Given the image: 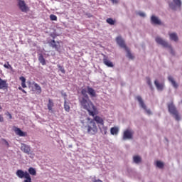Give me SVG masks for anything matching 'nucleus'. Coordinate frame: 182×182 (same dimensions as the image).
Here are the masks:
<instances>
[{
	"label": "nucleus",
	"mask_w": 182,
	"mask_h": 182,
	"mask_svg": "<svg viewBox=\"0 0 182 182\" xmlns=\"http://www.w3.org/2000/svg\"><path fill=\"white\" fill-rule=\"evenodd\" d=\"M87 93L90 97H96L97 96L95 89L92 88L90 86H87L86 88L81 89V95L82 97H80L78 101L81 107L84 109V110H87L90 116L95 117V116L97 114V108H96L93 102L90 101Z\"/></svg>",
	"instance_id": "obj_1"
},
{
	"label": "nucleus",
	"mask_w": 182,
	"mask_h": 182,
	"mask_svg": "<svg viewBox=\"0 0 182 182\" xmlns=\"http://www.w3.org/2000/svg\"><path fill=\"white\" fill-rule=\"evenodd\" d=\"M18 178H25L23 182H32V178L31 176H36V169L33 167H30L28 171H23V170L18 169L16 173Z\"/></svg>",
	"instance_id": "obj_2"
},
{
	"label": "nucleus",
	"mask_w": 182,
	"mask_h": 182,
	"mask_svg": "<svg viewBox=\"0 0 182 182\" xmlns=\"http://www.w3.org/2000/svg\"><path fill=\"white\" fill-rule=\"evenodd\" d=\"M87 125L85 126V129H87V132L88 134L94 135L97 133V125H96V122L94 120H91L90 118L87 117Z\"/></svg>",
	"instance_id": "obj_3"
},
{
	"label": "nucleus",
	"mask_w": 182,
	"mask_h": 182,
	"mask_svg": "<svg viewBox=\"0 0 182 182\" xmlns=\"http://www.w3.org/2000/svg\"><path fill=\"white\" fill-rule=\"evenodd\" d=\"M116 41L119 46H120V48H122V49H124V50H126L127 57L129 58V59H134V56L130 52V49H129V48H127V46H126L124 40H123L122 37H117Z\"/></svg>",
	"instance_id": "obj_4"
},
{
	"label": "nucleus",
	"mask_w": 182,
	"mask_h": 182,
	"mask_svg": "<svg viewBox=\"0 0 182 182\" xmlns=\"http://www.w3.org/2000/svg\"><path fill=\"white\" fill-rule=\"evenodd\" d=\"M155 41L156 43H159V45H161L162 46H164V48H168L171 50V55H174V50H173L171 45H169L168 43L163 40V38L160 37H156L155 38Z\"/></svg>",
	"instance_id": "obj_5"
},
{
	"label": "nucleus",
	"mask_w": 182,
	"mask_h": 182,
	"mask_svg": "<svg viewBox=\"0 0 182 182\" xmlns=\"http://www.w3.org/2000/svg\"><path fill=\"white\" fill-rule=\"evenodd\" d=\"M168 109L169 113H171V114H173L176 120L178 122V120H180V115H178V111H177V108H176L174 105L173 103L169 104L168 105Z\"/></svg>",
	"instance_id": "obj_6"
},
{
	"label": "nucleus",
	"mask_w": 182,
	"mask_h": 182,
	"mask_svg": "<svg viewBox=\"0 0 182 182\" xmlns=\"http://www.w3.org/2000/svg\"><path fill=\"white\" fill-rule=\"evenodd\" d=\"M50 36L53 38V40L48 41V43L51 48H53V49H55V50L59 51L60 49V43L59 41H55L56 36L51 34Z\"/></svg>",
	"instance_id": "obj_7"
},
{
	"label": "nucleus",
	"mask_w": 182,
	"mask_h": 182,
	"mask_svg": "<svg viewBox=\"0 0 182 182\" xmlns=\"http://www.w3.org/2000/svg\"><path fill=\"white\" fill-rule=\"evenodd\" d=\"M31 85H33V86H29V87H31L32 92H35L36 95H41V93H42V87L41 85H39L35 81H33Z\"/></svg>",
	"instance_id": "obj_8"
},
{
	"label": "nucleus",
	"mask_w": 182,
	"mask_h": 182,
	"mask_svg": "<svg viewBox=\"0 0 182 182\" xmlns=\"http://www.w3.org/2000/svg\"><path fill=\"white\" fill-rule=\"evenodd\" d=\"M18 5L21 12H28V11H29V7L26 6V3H25V1L18 0Z\"/></svg>",
	"instance_id": "obj_9"
},
{
	"label": "nucleus",
	"mask_w": 182,
	"mask_h": 182,
	"mask_svg": "<svg viewBox=\"0 0 182 182\" xmlns=\"http://www.w3.org/2000/svg\"><path fill=\"white\" fill-rule=\"evenodd\" d=\"M136 99L139 103V106H141V107H142V109H144V110H145L148 114H151V111H150V109H147V107L146 106V104H144L141 97L137 96Z\"/></svg>",
	"instance_id": "obj_10"
},
{
	"label": "nucleus",
	"mask_w": 182,
	"mask_h": 182,
	"mask_svg": "<svg viewBox=\"0 0 182 182\" xmlns=\"http://www.w3.org/2000/svg\"><path fill=\"white\" fill-rule=\"evenodd\" d=\"M133 139V132L129 129H127L124 132L123 139L124 140H130Z\"/></svg>",
	"instance_id": "obj_11"
},
{
	"label": "nucleus",
	"mask_w": 182,
	"mask_h": 182,
	"mask_svg": "<svg viewBox=\"0 0 182 182\" xmlns=\"http://www.w3.org/2000/svg\"><path fill=\"white\" fill-rule=\"evenodd\" d=\"M93 120L95 122L97 123V124H100L101 126H103L105 124V121L103 120V118L100 117V116H95L94 117Z\"/></svg>",
	"instance_id": "obj_12"
},
{
	"label": "nucleus",
	"mask_w": 182,
	"mask_h": 182,
	"mask_svg": "<svg viewBox=\"0 0 182 182\" xmlns=\"http://www.w3.org/2000/svg\"><path fill=\"white\" fill-rule=\"evenodd\" d=\"M21 150L23 151V153H26V154L31 153V147L25 144H21Z\"/></svg>",
	"instance_id": "obj_13"
},
{
	"label": "nucleus",
	"mask_w": 182,
	"mask_h": 182,
	"mask_svg": "<svg viewBox=\"0 0 182 182\" xmlns=\"http://www.w3.org/2000/svg\"><path fill=\"white\" fill-rule=\"evenodd\" d=\"M14 132L17 136H20V137H25L26 136V132H23L22 130H21L19 128L16 127L14 129Z\"/></svg>",
	"instance_id": "obj_14"
},
{
	"label": "nucleus",
	"mask_w": 182,
	"mask_h": 182,
	"mask_svg": "<svg viewBox=\"0 0 182 182\" xmlns=\"http://www.w3.org/2000/svg\"><path fill=\"white\" fill-rule=\"evenodd\" d=\"M103 63L104 65H106V66H108V68H113V63L109 60V59H107V57H106V55L104 56Z\"/></svg>",
	"instance_id": "obj_15"
},
{
	"label": "nucleus",
	"mask_w": 182,
	"mask_h": 182,
	"mask_svg": "<svg viewBox=\"0 0 182 182\" xmlns=\"http://www.w3.org/2000/svg\"><path fill=\"white\" fill-rule=\"evenodd\" d=\"M0 89L5 90V89H8V83H6V80H2L0 77Z\"/></svg>",
	"instance_id": "obj_16"
},
{
	"label": "nucleus",
	"mask_w": 182,
	"mask_h": 182,
	"mask_svg": "<svg viewBox=\"0 0 182 182\" xmlns=\"http://www.w3.org/2000/svg\"><path fill=\"white\" fill-rule=\"evenodd\" d=\"M151 21L154 25H161V21L155 16H151Z\"/></svg>",
	"instance_id": "obj_17"
},
{
	"label": "nucleus",
	"mask_w": 182,
	"mask_h": 182,
	"mask_svg": "<svg viewBox=\"0 0 182 182\" xmlns=\"http://www.w3.org/2000/svg\"><path fill=\"white\" fill-rule=\"evenodd\" d=\"M154 85L158 90H163V89H164V84L159 83L157 80H155Z\"/></svg>",
	"instance_id": "obj_18"
},
{
	"label": "nucleus",
	"mask_w": 182,
	"mask_h": 182,
	"mask_svg": "<svg viewBox=\"0 0 182 182\" xmlns=\"http://www.w3.org/2000/svg\"><path fill=\"white\" fill-rule=\"evenodd\" d=\"M53 106H55V104H53V100L49 99L48 100V103L47 105V107L49 110V112H53Z\"/></svg>",
	"instance_id": "obj_19"
},
{
	"label": "nucleus",
	"mask_w": 182,
	"mask_h": 182,
	"mask_svg": "<svg viewBox=\"0 0 182 182\" xmlns=\"http://www.w3.org/2000/svg\"><path fill=\"white\" fill-rule=\"evenodd\" d=\"M169 38L171 41H174V42H177V41H178V36H177V33H169Z\"/></svg>",
	"instance_id": "obj_20"
},
{
	"label": "nucleus",
	"mask_w": 182,
	"mask_h": 182,
	"mask_svg": "<svg viewBox=\"0 0 182 182\" xmlns=\"http://www.w3.org/2000/svg\"><path fill=\"white\" fill-rule=\"evenodd\" d=\"M168 79L169 82H171V83L172 84V85L173 86V87L175 89H177V87H178V84H177V82H176V81L174 80L173 77L168 76Z\"/></svg>",
	"instance_id": "obj_21"
},
{
	"label": "nucleus",
	"mask_w": 182,
	"mask_h": 182,
	"mask_svg": "<svg viewBox=\"0 0 182 182\" xmlns=\"http://www.w3.org/2000/svg\"><path fill=\"white\" fill-rule=\"evenodd\" d=\"M19 80L21 82V87L23 89L26 88V78H25L23 76H21L19 77Z\"/></svg>",
	"instance_id": "obj_22"
},
{
	"label": "nucleus",
	"mask_w": 182,
	"mask_h": 182,
	"mask_svg": "<svg viewBox=\"0 0 182 182\" xmlns=\"http://www.w3.org/2000/svg\"><path fill=\"white\" fill-rule=\"evenodd\" d=\"M38 60H39L40 63H41V65H43V66H45V65H46V60H45V58H43V55L39 54Z\"/></svg>",
	"instance_id": "obj_23"
},
{
	"label": "nucleus",
	"mask_w": 182,
	"mask_h": 182,
	"mask_svg": "<svg viewBox=\"0 0 182 182\" xmlns=\"http://www.w3.org/2000/svg\"><path fill=\"white\" fill-rule=\"evenodd\" d=\"M64 109L65 112H68V113L69 112H70V105H69V102H68V101L64 102Z\"/></svg>",
	"instance_id": "obj_24"
},
{
	"label": "nucleus",
	"mask_w": 182,
	"mask_h": 182,
	"mask_svg": "<svg viewBox=\"0 0 182 182\" xmlns=\"http://www.w3.org/2000/svg\"><path fill=\"white\" fill-rule=\"evenodd\" d=\"M134 162L136 163V164H139V163H141V158L139 156H135L133 157Z\"/></svg>",
	"instance_id": "obj_25"
},
{
	"label": "nucleus",
	"mask_w": 182,
	"mask_h": 182,
	"mask_svg": "<svg viewBox=\"0 0 182 182\" xmlns=\"http://www.w3.org/2000/svg\"><path fill=\"white\" fill-rule=\"evenodd\" d=\"M156 167H158V168H163V167H164V164L160 161H157Z\"/></svg>",
	"instance_id": "obj_26"
},
{
	"label": "nucleus",
	"mask_w": 182,
	"mask_h": 182,
	"mask_svg": "<svg viewBox=\"0 0 182 182\" xmlns=\"http://www.w3.org/2000/svg\"><path fill=\"white\" fill-rule=\"evenodd\" d=\"M107 23H109V25H114V21L112 18H107Z\"/></svg>",
	"instance_id": "obj_27"
},
{
	"label": "nucleus",
	"mask_w": 182,
	"mask_h": 182,
	"mask_svg": "<svg viewBox=\"0 0 182 182\" xmlns=\"http://www.w3.org/2000/svg\"><path fill=\"white\" fill-rule=\"evenodd\" d=\"M57 67L58 68V69L60 72H62L64 74L66 73L65 68L63 67H62L60 65H58Z\"/></svg>",
	"instance_id": "obj_28"
},
{
	"label": "nucleus",
	"mask_w": 182,
	"mask_h": 182,
	"mask_svg": "<svg viewBox=\"0 0 182 182\" xmlns=\"http://www.w3.org/2000/svg\"><path fill=\"white\" fill-rule=\"evenodd\" d=\"M50 21H58V16H56L55 14H51L50 16Z\"/></svg>",
	"instance_id": "obj_29"
},
{
	"label": "nucleus",
	"mask_w": 182,
	"mask_h": 182,
	"mask_svg": "<svg viewBox=\"0 0 182 182\" xmlns=\"http://www.w3.org/2000/svg\"><path fill=\"white\" fill-rule=\"evenodd\" d=\"M4 68L6 69H12V65L9 64V62H7L6 64L4 65Z\"/></svg>",
	"instance_id": "obj_30"
},
{
	"label": "nucleus",
	"mask_w": 182,
	"mask_h": 182,
	"mask_svg": "<svg viewBox=\"0 0 182 182\" xmlns=\"http://www.w3.org/2000/svg\"><path fill=\"white\" fill-rule=\"evenodd\" d=\"M174 4L177 5V6H181V0H173Z\"/></svg>",
	"instance_id": "obj_31"
},
{
	"label": "nucleus",
	"mask_w": 182,
	"mask_h": 182,
	"mask_svg": "<svg viewBox=\"0 0 182 182\" xmlns=\"http://www.w3.org/2000/svg\"><path fill=\"white\" fill-rule=\"evenodd\" d=\"M146 83L150 86V87H151V80H150V77H146Z\"/></svg>",
	"instance_id": "obj_32"
},
{
	"label": "nucleus",
	"mask_w": 182,
	"mask_h": 182,
	"mask_svg": "<svg viewBox=\"0 0 182 182\" xmlns=\"http://www.w3.org/2000/svg\"><path fill=\"white\" fill-rule=\"evenodd\" d=\"M5 115H6V116H8V117H9L10 119H12V114H11L9 112H6L5 113Z\"/></svg>",
	"instance_id": "obj_33"
},
{
	"label": "nucleus",
	"mask_w": 182,
	"mask_h": 182,
	"mask_svg": "<svg viewBox=\"0 0 182 182\" xmlns=\"http://www.w3.org/2000/svg\"><path fill=\"white\" fill-rule=\"evenodd\" d=\"M139 16H141L142 18H144V16H146V14H144V12H139Z\"/></svg>",
	"instance_id": "obj_34"
},
{
	"label": "nucleus",
	"mask_w": 182,
	"mask_h": 182,
	"mask_svg": "<svg viewBox=\"0 0 182 182\" xmlns=\"http://www.w3.org/2000/svg\"><path fill=\"white\" fill-rule=\"evenodd\" d=\"M117 133H119V128H117V127H114V134H117Z\"/></svg>",
	"instance_id": "obj_35"
},
{
	"label": "nucleus",
	"mask_w": 182,
	"mask_h": 182,
	"mask_svg": "<svg viewBox=\"0 0 182 182\" xmlns=\"http://www.w3.org/2000/svg\"><path fill=\"white\" fill-rule=\"evenodd\" d=\"M111 134L114 135V127L111 128Z\"/></svg>",
	"instance_id": "obj_36"
},
{
	"label": "nucleus",
	"mask_w": 182,
	"mask_h": 182,
	"mask_svg": "<svg viewBox=\"0 0 182 182\" xmlns=\"http://www.w3.org/2000/svg\"><path fill=\"white\" fill-rule=\"evenodd\" d=\"M0 122L1 123L4 122V117H2L1 114H0Z\"/></svg>",
	"instance_id": "obj_37"
},
{
	"label": "nucleus",
	"mask_w": 182,
	"mask_h": 182,
	"mask_svg": "<svg viewBox=\"0 0 182 182\" xmlns=\"http://www.w3.org/2000/svg\"><path fill=\"white\" fill-rule=\"evenodd\" d=\"M5 144L7 146V147H9V143H8L6 141H5Z\"/></svg>",
	"instance_id": "obj_38"
},
{
	"label": "nucleus",
	"mask_w": 182,
	"mask_h": 182,
	"mask_svg": "<svg viewBox=\"0 0 182 182\" xmlns=\"http://www.w3.org/2000/svg\"><path fill=\"white\" fill-rule=\"evenodd\" d=\"M21 92H23V93H25V94H26V91H25V90H21Z\"/></svg>",
	"instance_id": "obj_39"
},
{
	"label": "nucleus",
	"mask_w": 182,
	"mask_h": 182,
	"mask_svg": "<svg viewBox=\"0 0 182 182\" xmlns=\"http://www.w3.org/2000/svg\"><path fill=\"white\" fill-rule=\"evenodd\" d=\"M23 88L21 87H18V90L22 91Z\"/></svg>",
	"instance_id": "obj_40"
},
{
	"label": "nucleus",
	"mask_w": 182,
	"mask_h": 182,
	"mask_svg": "<svg viewBox=\"0 0 182 182\" xmlns=\"http://www.w3.org/2000/svg\"><path fill=\"white\" fill-rule=\"evenodd\" d=\"M88 18H92V15L88 16Z\"/></svg>",
	"instance_id": "obj_41"
},
{
	"label": "nucleus",
	"mask_w": 182,
	"mask_h": 182,
	"mask_svg": "<svg viewBox=\"0 0 182 182\" xmlns=\"http://www.w3.org/2000/svg\"><path fill=\"white\" fill-rule=\"evenodd\" d=\"M31 82H28V85H31Z\"/></svg>",
	"instance_id": "obj_42"
},
{
	"label": "nucleus",
	"mask_w": 182,
	"mask_h": 182,
	"mask_svg": "<svg viewBox=\"0 0 182 182\" xmlns=\"http://www.w3.org/2000/svg\"><path fill=\"white\" fill-rule=\"evenodd\" d=\"M112 2H114V0H112Z\"/></svg>",
	"instance_id": "obj_43"
},
{
	"label": "nucleus",
	"mask_w": 182,
	"mask_h": 182,
	"mask_svg": "<svg viewBox=\"0 0 182 182\" xmlns=\"http://www.w3.org/2000/svg\"><path fill=\"white\" fill-rule=\"evenodd\" d=\"M114 2H115V4H116V2H117L116 0L114 1Z\"/></svg>",
	"instance_id": "obj_44"
},
{
	"label": "nucleus",
	"mask_w": 182,
	"mask_h": 182,
	"mask_svg": "<svg viewBox=\"0 0 182 182\" xmlns=\"http://www.w3.org/2000/svg\"><path fill=\"white\" fill-rule=\"evenodd\" d=\"M0 109H1V105H0Z\"/></svg>",
	"instance_id": "obj_45"
}]
</instances>
